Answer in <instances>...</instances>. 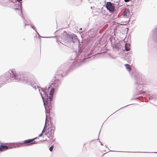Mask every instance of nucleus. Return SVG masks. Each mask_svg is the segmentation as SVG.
<instances>
[{"instance_id": "6e6552de", "label": "nucleus", "mask_w": 157, "mask_h": 157, "mask_svg": "<svg viewBox=\"0 0 157 157\" xmlns=\"http://www.w3.org/2000/svg\"><path fill=\"white\" fill-rule=\"evenodd\" d=\"M54 91L55 89L54 88H52L50 92V95L49 97L48 98L50 101H51L52 99V98L53 97V96L54 94Z\"/></svg>"}, {"instance_id": "f257e3e1", "label": "nucleus", "mask_w": 157, "mask_h": 157, "mask_svg": "<svg viewBox=\"0 0 157 157\" xmlns=\"http://www.w3.org/2000/svg\"><path fill=\"white\" fill-rule=\"evenodd\" d=\"M55 127L51 125L46 130L45 127L43 129L42 132L39 135V137L42 136V134L44 133L45 135L48 138L51 139L54 136Z\"/></svg>"}, {"instance_id": "2eb2a0df", "label": "nucleus", "mask_w": 157, "mask_h": 157, "mask_svg": "<svg viewBox=\"0 0 157 157\" xmlns=\"http://www.w3.org/2000/svg\"><path fill=\"white\" fill-rule=\"evenodd\" d=\"M53 147H54V146H51L49 148V150L51 151H52V150H53Z\"/></svg>"}, {"instance_id": "f03ea898", "label": "nucleus", "mask_w": 157, "mask_h": 157, "mask_svg": "<svg viewBox=\"0 0 157 157\" xmlns=\"http://www.w3.org/2000/svg\"><path fill=\"white\" fill-rule=\"evenodd\" d=\"M43 92L45 94L44 96H43L42 94L41 95L44 101L45 110L48 112L52 109L51 101L48 100V95L46 94V93L44 92L43 91Z\"/></svg>"}, {"instance_id": "1a4fd4ad", "label": "nucleus", "mask_w": 157, "mask_h": 157, "mask_svg": "<svg viewBox=\"0 0 157 157\" xmlns=\"http://www.w3.org/2000/svg\"><path fill=\"white\" fill-rule=\"evenodd\" d=\"M17 1L19 2V4H15V6L16 7V8H15V9L16 10H18L20 12V10L19 9L21 7V2H20L22 0H17Z\"/></svg>"}, {"instance_id": "f3484780", "label": "nucleus", "mask_w": 157, "mask_h": 157, "mask_svg": "<svg viewBox=\"0 0 157 157\" xmlns=\"http://www.w3.org/2000/svg\"><path fill=\"white\" fill-rule=\"evenodd\" d=\"M47 140V139H46V138H45V139H44V140H43V141H45L46 140Z\"/></svg>"}, {"instance_id": "a211bd4d", "label": "nucleus", "mask_w": 157, "mask_h": 157, "mask_svg": "<svg viewBox=\"0 0 157 157\" xmlns=\"http://www.w3.org/2000/svg\"><path fill=\"white\" fill-rule=\"evenodd\" d=\"M32 28H33L34 29H36L35 27H33V26H32Z\"/></svg>"}, {"instance_id": "ddd939ff", "label": "nucleus", "mask_w": 157, "mask_h": 157, "mask_svg": "<svg viewBox=\"0 0 157 157\" xmlns=\"http://www.w3.org/2000/svg\"><path fill=\"white\" fill-rule=\"evenodd\" d=\"M125 66L128 70L129 71H130L131 70V68L130 66L128 64H126Z\"/></svg>"}, {"instance_id": "7ed1b4c3", "label": "nucleus", "mask_w": 157, "mask_h": 157, "mask_svg": "<svg viewBox=\"0 0 157 157\" xmlns=\"http://www.w3.org/2000/svg\"><path fill=\"white\" fill-rule=\"evenodd\" d=\"M11 72L13 74V76L14 77V78L18 81H20L21 82H26L28 81V79L27 78L24 76L23 75H15L14 71H12Z\"/></svg>"}, {"instance_id": "9d476101", "label": "nucleus", "mask_w": 157, "mask_h": 157, "mask_svg": "<svg viewBox=\"0 0 157 157\" xmlns=\"http://www.w3.org/2000/svg\"><path fill=\"white\" fill-rule=\"evenodd\" d=\"M129 11L128 10H126L123 13V16L125 17H129Z\"/></svg>"}, {"instance_id": "39448f33", "label": "nucleus", "mask_w": 157, "mask_h": 157, "mask_svg": "<svg viewBox=\"0 0 157 157\" xmlns=\"http://www.w3.org/2000/svg\"><path fill=\"white\" fill-rule=\"evenodd\" d=\"M106 7L110 12L113 13L115 10V7L110 2H107L106 5Z\"/></svg>"}, {"instance_id": "0eeeda50", "label": "nucleus", "mask_w": 157, "mask_h": 157, "mask_svg": "<svg viewBox=\"0 0 157 157\" xmlns=\"http://www.w3.org/2000/svg\"><path fill=\"white\" fill-rule=\"evenodd\" d=\"M10 148H11L10 144L8 145L7 146L3 145H0V150L1 151H5Z\"/></svg>"}, {"instance_id": "20e7f679", "label": "nucleus", "mask_w": 157, "mask_h": 157, "mask_svg": "<svg viewBox=\"0 0 157 157\" xmlns=\"http://www.w3.org/2000/svg\"><path fill=\"white\" fill-rule=\"evenodd\" d=\"M36 138H34L33 139H29L26 140L22 142L23 146H25L28 145H30L36 143L35 141L33 142L34 140Z\"/></svg>"}, {"instance_id": "dca6fc26", "label": "nucleus", "mask_w": 157, "mask_h": 157, "mask_svg": "<svg viewBox=\"0 0 157 157\" xmlns=\"http://www.w3.org/2000/svg\"><path fill=\"white\" fill-rule=\"evenodd\" d=\"M130 0H124V1L126 2H128Z\"/></svg>"}, {"instance_id": "423d86ee", "label": "nucleus", "mask_w": 157, "mask_h": 157, "mask_svg": "<svg viewBox=\"0 0 157 157\" xmlns=\"http://www.w3.org/2000/svg\"><path fill=\"white\" fill-rule=\"evenodd\" d=\"M11 148L13 147H23L22 142H18L10 144Z\"/></svg>"}, {"instance_id": "4468645a", "label": "nucleus", "mask_w": 157, "mask_h": 157, "mask_svg": "<svg viewBox=\"0 0 157 157\" xmlns=\"http://www.w3.org/2000/svg\"><path fill=\"white\" fill-rule=\"evenodd\" d=\"M154 32L156 34V40H157V28L154 30Z\"/></svg>"}, {"instance_id": "9b49d317", "label": "nucleus", "mask_w": 157, "mask_h": 157, "mask_svg": "<svg viewBox=\"0 0 157 157\" xmlns=\"http://www.w3.org/2000/svg\"><path fill=\"white\" fill-rule=\"evenodd\" d=\"M71 37L73 42H77L78 41L77 37L75 35H72L71 36Z\"/></svg>"}, {"instance_id": "f8f14e48", "label": "nucleus", "mask_w": 157, "mask_h": 157, "mask_svg": "<svg viewBox=\"0 0 157 157\" xmlns=\"http://www.w3.org/2000/svg\"><path fill=\"white\" fill-rule=\"evenodd\" d=\"M125 49L126 51H129L130 49V45L126 44L125 46Z\"/></svg>"}]
</instances>
